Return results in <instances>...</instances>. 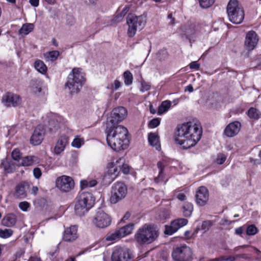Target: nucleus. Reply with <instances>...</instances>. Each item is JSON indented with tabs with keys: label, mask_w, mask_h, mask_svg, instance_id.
<instances>
[{
	"label": "nucleus",
	"mask_w": 261,
	"mask_h": 261,
	"mask_svg": "<svg viewBox=\"0 0 261 261\" xmlns=\"http://www.w3.org/2000/svg\"><path fill=\"white\" fill-rule=\"evenodd\" d=\"M86 82L85 74L81 68L72 69L67 77L65 89L70 95L77 94Z\"/></svg>",
	"instance_id": "nucleus-3"
},
{
	"label": "nucleus",
	"mask_w": 261,
	"mask_h": 261,
	"mask_svg": "<svg viewBox=\"0 0 261 261\" xmlns=\"http://www.w3.org/2000/svg\"><path fill=\"white\" fill-rule=\"evenodd\" d=\"M34 67L36 70L41 74H45L47 70L46 65L42 61L40 60H37L35 61Z\"/></svg>",
	"instance_id": "nucleus-33"
},
{
	"label": "nucleus",
	"mask_w": 261,
	"mask_h": 261,
	"mask_svg": "<svg viewBox=\"0 0 261 261\" xmlns=\"http://www.w3.org/2000/svg\"><path fill=\"white\" fill-rule=\"evenodd\" d=\"M134 229V224L133 223H130L117 229L118 230L121 237L123 238L132 233Z\"/></svg>",
	"instance_id": "nucleus-29"
},
{
	"label": "nucleus",
	"mask_w": 261,
	"mask_h": 261,
	"mask_svg": "<svg viewBox=\"0 0 261 261\" xmlns=\"http://www.w3.org/2000/svg\"><path fill=\"white\" fill-rule=\"evenodd\" d=\"M112 261H134L133 255L130 250L125 247H115L111 256Z\"/></svg>",
	"instance_id": "nucleus-11"
},
{
	"label": "nucleus",
	"mask_w": 261,
	"mask_h": 261,
	"mask_svg": "<svg viewBox=\"0 0 261 261\" xmlns=\"http://www.w3.org/2000/svg\"><path fill=\"white\" fill-rule=\"evenodd\" d=\"M191 248L186 245L176 247L172 252V256L175 261H189L192 257Z\"/></svg>",
	"instance_id": "nucleus-12"
},
{
	"label": "nucleus",
	"mask_w": 261,
	"mask_h": 261,
	"mask_svg": "<svg viewBox=\"0 0 261 261\" xmlns=\"http://www.w3.org/2000/svg\"><path fill=\"white\" fill-rule=\"evenodd\" d=\"M12 158L15 161H18L21 156V153L19 149H15L11 153Z\"/></svg>",
	"instance_id": "nucleus-53"
},
{
	"label": "nucleus",
	"mask_w": 261,
	"mask_h": 261,
	"mask_svg": "<svg viewBox=\"0 0 261 261\" xmlns=\"http://www.w3.org/2000/svg\"><path fill=\"white\" fill-rule=\"evenodd\" d=\"M127 188L126 186L123 182H117L112 187L111 196L110 202L111 203L116 204L126 195Z\"/></svg>",
	"instance_id": "nucleus-8"
},
{
	"label": "nucleus",
	"mask_w": 261,
	"mask_h": 261,
	"mask_svg": "<svg viewBox=\"0 0 261 261\" xmlns=\"http://www.w3.org/2000/svg\"><path fill=\"white\" fill-rule=\"evenodd\" d=\"M34 28L33 23H27L23 24L19 30V34L21 36H26L31 32Z\"/></svg>",
	"instance_id": "nucleus-31"
},
{
	"label": "nucleus",
	"mask_w": 261,
	"mask_h": 261,
	"mask_svg": "<svg viewBox=\"0 0 261 261\" xmlns=\"http://www.w3.org/2000/svg\"><path fill=\"white\" fill-rule=\"evenodd\" d=\"M193 211V205L191 203L185 202L182 206V212L185 217H190Z\"/></svg>",
	"instance_id": "nucleus-39"
},
{
	"label": "nucleus",
	"mask_w": 261,
	"mask_h": 261,
	"mask_svg": "<svg viewBox=\"0 0 261 261\" xmlns=\"http://www.w3.org/2000/svg\"><path fill=\"white\" fill-rule=\"evenodd\" d=\"M57 188L63 192H68L73 189L74 182L69 176L62 175L58 177L56 181Z\"/></svg>",
	"instance_id": "nucleus-13"
},
{
	"label": "nucleus",
	"mask_w": 261,
	"mask_h": 261,
	"mask_svg": "<svg viewBox=\"0 0 261 261\" xmlns=\"http://www.w3.org/2000/svg\"><path fill=\"white\" fill-rule=\"evenodd\" d=\"M45 135V129L42 125H38L35 129L31 138V144L34 145H39L43 140Z\"/></svg>",
	"instance_id": "nucleus-18"
},
{
	"label": "nucleus",
	"mask_w": 261,
	"mask_h": 261,
	"mask_svg": "<svg viewBox=\"0 0 261 261\" xmlns=\"http://www.w3.org/2000/svg\"><path fill=\"white\" fill-rule=\"evenodd\" d=\"M69 138L66 135L61 136L54 147V151L56 154H60L65 150L66 145L68 143Z\"/></svg>",
	"instance_id": "nucleus-22"
},
{
	"label": "nucleus",
	"mask_w": 261,
	"mask_h": 261,
	"mask_svg": "<svg viewBox=\"0 0 261 261\" xmlns=\"http://www.w3.org/2000/svg\"><path fill=\"white\" fill-rule=\"evenodd\" d=\"M59 55L58 51L53 50L44 54V58L46 61L54 62L58 59Z\"/></svg>",
	"instance_id": "nucleus-34"
},
{
	"label": "nucleus",
	"mask_w": 261,
	"mask_h": 261,
	"mask_svg": "<svg viewBox=\"0 0 261 261\" xmlns=\"http://www.w3.org/2000/svg\"><path fill=\"white\" fill-rule=\"evenodd\" d=\"M258 41V38L254 31H251L247 33L245 44L248 49H253L257 45Z\"/></svg>",
	"instance_id": "nucleus-19"
},
{
	"label": "nucleus",
	"mask_w": 261,
	"mask_h": 261,
	"mask_svg": "<svg viewBox=\"0 0 261 261\" xmlns=\"http://www.w3.org/2000/svg\"><path fill=\"white\" fill-rule=\"evenodd\" d=\"M78 237L77 227L75 225L71 226L66 228L63 235V239L66 242H72L75 240Z\"/></svg>",
	"instance_id": "nucleus-20"
},
{
	"label": "nucleus",
	"mask_w": 261,
	"mask_h": 261,
	"mask_svg": "<svg viewBox=\"0 0 261 261\" xmlns=\"http://www.w3.org/2000/svg\"><path fill=\"white\" fill-rule=\"evenodd\" d=\"M175 196L179 200L183 201L186 199V195L181 192H176L175 194Z\"/></svg>",
	"instance_id": "nucleus-55"
},
{
	"label": "nucleus",
	"mask_w": 261,
	"mask_h": 261,
	"mask_svg": "<svg viewBox=\"0 0 261 261\" xmlns=\"http://www.w3.org/2000/svg\"><path fill=\"white\" fill-rule=\"evenodd\" d=\"M159 217L161 220H164L169 218L170 212L168 210H163L160 212Z\"/></svg>",
	"instance_id": "nucleus-50"
},
{
	"label": "nucleus",
	"mask_w": 261,
	"mask_h": 261,
	"mask_svg": "<svg viewBox=\"0 0 261 261\" xmlns=\"http://www.w3.org/2000/svg\"><path fill=\"white\" fill-rule=\"evenodd\" d=\"M13 234V231L10 229H0V237L2 238H8L10 237Z\"/></svg>",
	"instance_id": "nucleus-44"
},
{
	"label": "nucleus",
	"mask_w": 261,
	"mask_h": 261,
	"mask_svg": "<svg viewBox=\"0 0 261 261\" xmlns=\"http://www.w3.org/2000/svg\"><path fill=\"white\" fill-rule=\"evenodd\" d=\"M241 124L239 121H234L228 124L224 130V134L228 137L237 135L240 130Z\"/></svg>",
	"instance_id": "nucleus-21"
},
{
	"label": "nucleus",
	"mask_w": 261,
	"mask_h": 261,
	"mask_svg": "<svg viewBox=\"0 0 261 261\" xmlns=\"http://www.w3.org/2000/svg\"><path fill=\"white\" fill-rule=\"evenodd\" d=\"M107 142L108 145L115 151L125 149L128 146L127 129L124 126H108L106 127Z\"/></svg>",
	"instance_id": "nucleus-2"
},
{
	"label": "nucleus",
	"mask_w": 261,
	"mask_h": 261,
	"mask_svg": "<svg viewBox=\"0 0 261 261\" xmlns=\"http://www.w3.org/2000/svg\"><path fill=\"white\" fill-rule=\"evenodd\" d=\"M1 167L7 173H13L16 169L15 164L8 158H5L2 160Z\"/></svg>",
	"instance_id": "nucleus-24"
},
{
	"label": "nucleus",
	"mask_w": 261,
	"mask_h": 261,
	"mask_svg": "<svg viewBox=\"0 0 261 261\" xmlns=\"http://www.w3.org/2000/svg\"><path fill=\"white\" fill-rule=\"evenodd\" d=\"M30 89L33 93L40 95L42 90L41 82L38 80H32L30 84Z\"/></svg>",
	"instance_id": "nucleus-28"
},
{
	"label": "nucleus",
	"mask_w": 261,
	"mask_h": 261,
	"mask_svg": "<svg viewBox=\"0 0 261 261\" xmlns=\"http://www.w3.org/2000/svg\"><path fill=\"white\" fill-rule=\"evenodd\" d=\"M229 260H234V259H231V258H225L224 257L222 256L218 258H216L214 259H211L210 261H226Z\"/></svg>",
	"instance_id": "nucleus-57"
},
{
	"label": "nucleus",
	"mask_w": 261,
	"mask_h": 261,
	"mask_svg": "<svg viewBox=\"0 0 261 261\" xmlns=\"http://www.w3.org/2000/svg\"><path fill=\"white\" fill-rule=\"evenodd\" d=\"M248 115L251 118L257 119L260 118L261 113L256 108H251L248 111Z\"/></svg>",
	"instance_id": "nucleus-40"
},
{
	"label": "nucleus",
	"mask_w": 261,
	"mask_h": 261,
	"mask_svg": "<svg viewBox=\"0 0 261 261\" xmlns=\"http://www.w3.org/2000/svg\"><path fill=\"white\" fill-rule=\"evenodd\" d=\"M124 82V84L129 86L133 83V76L132 73L128 70L125 71L123 73Z\"/></svg>",
	"instance_id": "nucleus-42"
},
{
	"label": "nucleus",
	"mask_w": 261,
	"mask_h": 261,
	"mask_svg": "<svg viewBox=\"0 0 261 261\" xmlns=\"http://www.w3.org/2000/svg\"><path fill=\"white\" fill-rule=\"evenodd\" d=\"M171 106V102L170 100H165L162 102L159 107L158 113L162 115L168 111Z\"/></svg>",
	"instance_id": "nucleus-37"
},
{
	"label": "nucleus",
	"mask_w": 261,
	"mask_h": 261,
	"mask_svg": "<svg viewBox=\"0 0 261 261\" xmlns=\"http://www.w3.org/2000/svg\"><path fill=\"white\" fill-rule=\"evenodd\" d=\"M92 223L97 227L104 228L111 223V218L101 208H98L94 215Z\"/></svg>",
	"instance_id": "nucleus-10"
},
{
	"label": "nucleus",
	"mask_w": 261,
	"mask_h": 261,
	"mask_svg": "<svg viewBox=\"0 0 261 261\" xmlns=\"http://www.w3.org/2000/svg\"><path fill=\"white\" fill-rule=\"evenodd\" d=\"M148 140L149 144L155 148L156 150L161 149V144L159 140V136L155 133H150L148 135Z\"/></svg>",
	"instance_id": "nucleus-25"
},
{
	"label": "nucleus",
	"mask_w": 261,
	"mask_h": 261,
	"mask_svg": "<svg viewBox=\"0 0 261 261\" xmlns=\"http://www.w3.org/2000/svg\"><path fill=\"white\" fill-rule=\"evenodd\" d=\"M94 200L91 193H81L76 198L74 205L75 213L79 216L84 215L93 206Z\"/></svg>",
	"instance_id": "nucleus-5"
},
{
	"label": "nucleus",
	"mask_w": 261,
	"mask_h": 261,
	"mask_svg": "<svg viewBox=\"0 0 261 261\" xmlns=\"http://www.w3.org/2000/svg\"><path fill=\"white\" fill-rule=\"evenodd\" d=\"M159 236L156 227L150 224H145L139 228L135 234V239L140 245L149 244Z\"/></svg>",
	"instance_id": "nucleus-4"
},
{
	"label": "nucleus",
	"mask_w": 261,
	"mask_h": 261,
	"mask_svg": "<svg viewBox=\"0 0 261 261\" xmlns=\"http://www.w3.org/2000/svg\"><path fill=\"white\" fill-rule=\"evenodd\" d=\"M226 156L222 153H219L217 155V157L216 159V162L219 165L223 164L226 161Z\"/></svg>",
	"instance_id": "nucleus-49"
},
{
	"label": "nucleus",
	"mask_w": 261,
	"mask_h": 261,
	"mask_svg": "<svg viewBox=\"0 0 261 261\" xmlns=\"http://www.w3.org/2000/svg\"><path fill=\"white\" fill-rule=\"evenodd\" d=\"M227 13L229 20L234 24H240L244 20V11L237 0L229 1L227 6Z\"/></svg>",
	"instance_id": "nucleus-6"
},
{
	"label": "nucleus",
	"mask_w": 261,
	"mask_h": 261,
	"mask_svg": "<svg viewBox=\"0 0 261 261\" xmlns=\"http://www.w3.org/2000/svg\"><path fill=\"white\" fill-rule=\"evenodd\" d=\"M168 18L170 20V21L169 22V23L173 24L174 23V18L172 16V14L170 13L168 15Z\"/></svg>",
	"instance_id": "nucleus-62"
},
{
	"label": "nucleus",
	"mask_w": 261,
	"mask_h": 261,
	"mask_svg": "<svg viewBox=\"0 0 261 261\" xmlns=\"http://www.w3.org/2000/svg\"><path fill=\"white\" fill-rule=\"evenodd\" d=\"M38 191V188L36 186H33L32 188V190H31V193L32 194L36 195Z\"/></svg>",
	"instance_id": "nucleus-60"
},
{
	"label": "nucleus",
	"mask_w": 261,
	"mask_h": 261,
	"mask_svg": "<svg viewBox=\"0 0 261 261\" xmlns=\"http://www.w3.org/2000/svg\"><path fill=\"white\" fill-rule=\"evenodd\" d=\"M146 21L142 16H137L130 14L127 17L128 25L127 34L129 37L134 36L138 30L142 29L145 25Z\"/></svg>",
	"instance_id": "nucleus-7"
},
{
	"label": "nucleus",
	"mask_w": 261,
	"mask_h": 261,
	"mask_svg": "<svg viewBox=\"0 0 261 261\" xmlns=\"http://www.w3.org/2000/svg\"><path fill=\"white\" fill-rule=\"evenodd\" d=\"M117 165H118L119 171H122L124 174H126L129 173V166L124 163V160L123 159L120 158L117 160Z\"/></svg>",
	"instance_id": "nucleus-36"
},
{
	"label": "nucleus",
	"mask_w": 261,
	"mask_h": 261,
	"mask_svg": "<svg viewBox=\"0 0 261 261\" xmlns=\"http://www.w3.org/2000/svg\"><path fill=\"white\" fill-rule=\"evenodd\" d=\"M127 115V111L123 107L114 109L110 117L107 119V125L118 126V123L123 120Z\"/></svg>",
	"instance_id": "nucleus-9"
},
{
	"label": "nucleus",
	"mask_w": 261,
	"mask_h": 261,
	"mask_svg": "<svg viewBox=\"0 0 261 261\" xmlns=\"http://www.w3.org/2000/svg\"><path fill=\"white\" fill-rule=\"evenodd\" d=\"M196 202L199 206L205 205L209 199V192L207 189L201 186L196 191Z\"/></svg>",
	"instance_id": "nucleus-15"
},
{
	"label": "nucleus",
	"mask_w": 261,
	"mask_h": 261,
	"mask_svg": "<svg viewBox=\"0 0 261 261\" xmlns=\"http://www.w3.org/2000/svg\"><path fill=\"white\" fill-rule=\"evenodd\" d=\"M130 217V214L129 213L127 212L124 215V216H123V217L122 218L121 220L123 221H125V220H128Z\"/></svg>",
	"instance_id": "nucleus-63"
},
{
	"label": "nucleus",
	"mask_w": 261,
	"mask_h": 261,
	"mask_svg": "<svg viewBox=\"0 0 261 261\" xmlns=\"http://www.w3.org/2000/svg\"><path fill=\"white\" fill-rule=\"evenodd\" d=\"M213 225V222L211 220H206L202 222L201 229L204 232L207 231Z\"/></svg>",
	"instance_id": "nucleus-45"
},
{
	"label": "nucleus",
	"mask_w": 261,
	"mask_h": 261,
	"mask_svg": "<svg viewBox=\"0 0 261 261\" xmlns=\"http://www.w3.org/2000/svg\"><path fill=\"white\" fill-rule=\"evenodd\" d=\"M244 232L243 227H239L236 228L235 233L238 235H241Z\"/></svg>",
	"instance_id": "nucleus-58"
},
{
	"label": "nucleus",
	"mask_w": 261,
	"mask_h": 261,
	"mask_svg": "<svg viewBox=\"0 0 261 261\" xmlns=\"http://www.w3.org/2000/svg\"><path fill=\"white\" fill-rule=\"evenodd\" d=\"M202 134V126L198 121H189L178 126L175 141L183 148L188 149L199 141Z\"/></svg>",
	"instance_id": "nucleus-1"
},
{
	"label": "nucleus",
	"mask_w": 261,
	"mask_h": 261,
	"mask_svg": "<svg viewBox=\"0 0 261 261\" xmlns=\"http://www.w3.org/2000/svg\"><path fill=\"white\" fill-rule=\"evenodd\" d=\"M47 117L48 125L50 126L49 129L50 130H53L54 128L55 129L56 127H58L59 124L63 121V118L61 116L53 113H48L47 115Z\"/></svg>",
	"instance_id": "nucleus-23"
},
{
	"label": "nucleus",
	"mask_w": 261,
	"mask_h": 261,
	"mask_svg": "<svg viewBox=\"0 0 261 261\" xmlns=\"http://www.w3.org/2000/svg\"><path fill=\"white\" fill-rule=\"evenodd\" d=\"M121 85V83L119 81L115 80L113 83L107 87V88L110 89L112 91H114L117 90L120 87Z\"/></svg>",
	"instance_id": "nucleus-46"
},
{
	"label": "nucleus",
	"mask_w": 261,
	"mask_h": 261,
	"mask_svg": "<svg viewBox=\"0 0 261 261\" xmlns=\"http://www.w3.org/2000/svg\"><path fill=\"white\" fill-rule=\"evenodd\" d=\"M185 91H188L190 93L193 92V87L191 85H189L185 87Z\"/></svg>",
	"instance_id": "nucleus-61"
},
{
	"label": "nucleus",
	"mask_w": 261,
	"mask_h": 261,
	"mask_svg": "<svg viewBox=\"0 0 261 261\" xmlns=\"http://www.w3.org/2000/svg\"><path fill=\"white\" fill-rule=\"evenodd\" d=\"M188 220L185 218H179L172 221L170 225L165 226V233L171 235L176 232L179 228L186 225Z\"/></svg>",
	"instance_id": "nucleus-14"
},
{
	"label": "nucleus",
	"mask_w": 261,
	"mask_h": 261,
	"mask_svg": "<svg viewBox=\"0 0 261 261\" xmlns=\"http://www.w3.org/2000/svg\"><path fill=\"white\" fill-rule=\"evenodd\" d=\"M257 232V229L254 225H250L246 229V233L248 236L255 235Z\"/></svg>",
	"instance_id": "nucleus-47"
},
{
	"label": "nucleus",
	"mask_w": 261,
	"mask_h": 261,
	"mask_svg": "<svg viewBox=\"0 0 261 261\" xmlns=\"http://www.w3.org/2000/svg\"><path fill=\"white\" fill-rule=\"evenodd\" d=\"M161 122V119L159 118H153L151 120L149 123L148 126L150 128H153L158 126Z\"/></svg>",
	"instance_id": "nucleus-48"
},
{
	"label": "nucleus",
	"mask_w": 261,
	"mask_h": 261,
	"mask_svg": "<svg viewBox=\"0 0 261 261\" xmlns=\"http://www.w3.org/2000/svg\"><path fill=\"white\" fill-rule=\"evenodd\" d=\"M150 89V85L145 81H142L141 83L140 91L142 92L147 91Z\"/></svg>",
	"instance_id": "nucleus-52"
},
{
	"label": "nucleus",
	"mask_w": 261,
	"mask_h": 261,
	"mask_svg": "<svg viewBox=\"0 0 261 261\" xmlns=\"http://www.w3.org/2000/svg\"><path fill=\"white\" fill-rule=\"evenodd\" d=\"M122 238L118 229L108 233L106 237L107 241H116Z\"/></svg>",
	"instance_id": "nucleus-35"
},
{
	"label": "nucleus",
	"mask_w": 261,
	"mask_h": 261,
	"mask_svg": "<svg viewBox=\"0 0 261 261\" xmlns=\"http://www.w3.org/2000/svg\"><path fill=\"white\" fill-rule=\"evenodd\" d=\"M21 98L17 94L7 93L2 97V102L7 107H16L20 104Z\"/></svg>",
	"instance_id": "nucleus-17"
},
{
	"label": "nucleus",
	"mask_w": 261,
	"mask_h": 261,
	"mask_svg": "<svg viewBox=\"0 0 261 261\" xmlns=\"http://www.w3.org/2000/svg\"><path fill=\"white\" fill-rule=\"evenodd\" d=\"M97 182L95 179L92 180H82L80 182V186L82 189L88 187H93L97 184Z\"/></svg>",
	"instance_id": "nucleus-41"
},
{
	"label": "nucleus",
	"mask_w": 261,
	"mask_h": 261,
	"mask_svg": "<svg viewBox=\"0 0 261 261\" xmlns=\"http://www.w3.org/2000/svg\"><path fill=\"white\" fill-rule=\"evenodd\" d=\"M157 166L159 170V173L158 177L154 178V182L156 183H160V182L163 181L164 179V173L163 172V170L165 166V163L163 162H159Z\"/></svg>",
	"instance_id": "nucleus-32"
},
{
	"label": "nucleus",
	"mask_w": 261,
	"mask_h": 261,
	"mask_svg": "<svg viewBox=\"0 0 261 261\" xmlns=\"http://www.w3.org/2000/svg\"><path fill=\"white\" fill-rule=\"evenodd\" d=\"M38 158L34 155L26 156L21 160L20 165L22 166H30L39 163Z\"/></svg>",
	"instance_id": "nucleus-27"
},
{
	"label": "nucleus",
	"mask_w": 261,
	"mask_h": 261,
	"mask_svg": "<svg viewBox=\"0 0 261 261\" xmlns=\"http://www.w3.org/2000/svg\"><path fill=\"white\" fill-rule=\"evenodd\" d=\"M85 139L80 135L76 136L71 142V146L76 148H80L84 144Z\"/></svg>",
	"instance_id": "nucleus-38"
},
{
	"label": "nucleus",
	"mask_w": 261,
	"mask_h": 261,
	"mask_svg": "<svg viewBox=\"0 0 261 261\" xmlns=\"http://www.w3.org/2000/svg\"><path fill=\"white\" fill-rule=\"evenodd\" d=\"M16 216L13 213L7 214L2 219V224L7 227L14 226L16 222Z\"/></svg>",
	"instance_id": "nucleus-26"
},
{
	"label": "nucleus",
	"mask_w": 261,
	"mask_h": 261,
	"mask_svg": "<svg viewBox=\"0 0 261 261\" xmlns=\"http://www.w3.org/2000/svg\"><path fill=\"white\" fill-rule=\"evenodd\" d=\"M29 2L32 6L36 7L39 5V0H30Z\"/></svg>",
	"instance_id": "nucleus-59"
},
{
	"label": "nucleus",
	"mask_w": 261,
	"mask_h": 261,
	"mask_svg": "<svg viewBox=\"0 0 261 261\" xmlns=\"http://www.w3.org/2000/svg\"><path fill=\"white\" fill-rule=\"evenodd\" d=\"M215 0H198L200 6L202 8H208L212 6Z\"/></svg>",
	"instance_id": "nucleus-43"
},
{
	"label": "nucleus",
	"mask_w": 261,
	"mask_h": 261,
	"mask_svg": "<svg viewBox=\"0 0 261 261\" xmlns=\"http://www.w3.org/2000/svg\"><path fill=\"white\" fill-rule=\"evenodd\" d=\"M189 67L192 69L198 70L199 68L200 64L197 63V62L194 61V62H192L189 64Z\"/></svg>",
	"instance_id": "nucleus-56"
},
{
	"label": "nucleus",
	"mask_w": 261,
	"mask_h": 261,
	"mask_svg": "<svg viewBox=\"0 0 261 261\" xmlns=\"http://www.w3.org/2000/svg\"><path fill=\"white\" fill-rule=\"evenodd\" d=\"M14 196L19 198H23L26 196L25 186L23 184H19L16 186Z\"/></svg>",
	"instance_id": "nucleus-30"
},
{
	"label": "nucleus",
	"mask_w": 261,
	"mask_h": 261,
	"mask_svg": "<svg viewBox=\"0 0 261 261\" xmlns=\"http://www.w3.org/2000/svg\"><path fill=\"white\" fill-rule=\"evenodd\" d=\"M149 111L151 114H154L156 113V110L153 108L152 105L149 106Z\"/></svg>",
	"instance_id": "nucleus-64"
},
{
	"label": "nucleus",
	"mask_w": 261,
	"mask_h": 261,
	"mask_svg": "<svg viewBox=\"0 0 261 261\" xmlns=\"http://www.w3.org/2000/svg\"><path fill=\"white\" fill-rule=\"evenodd\" d=\"M109 169L104 175V180L106 183L112 182L118 176L120 171L118 165H117V161L115 164L113 163L108 164Z\"/></svg>",
	"instance_id": "nucleus-16"
},
{
	"label": "nucleus",
	"mask_w": 261,
	"mask_h": 261,
	"mask_svg": "<svg viewBox=\"0 0 261 261\" xmlns=\"http://www.w3.org/2000/svg\"><path fill=\"white\" fill-rule=\"evenodd\" d=\"M33 175L36 179H39L42 175L41 170L38 167L35 168L33 169Z\"/></svg>",
	"instance_id": "nucleus-54"
},
{
	"label": "nucleus",
	"mask_w": 261,
	"mask_h": 261,
	"mask_svg": "<svg viewBox=\"0 0 261 261\" xmlns=\"http://www.w3.org/2000/svg\"><path fill=\"white\" fill-rule=\"evenodd\" d=\"M30 206V204L27 201H23L19 203V208L23 212H27Z\"/></svg>",
	"instance_id": "nucleus-51"
}]
</instances>
